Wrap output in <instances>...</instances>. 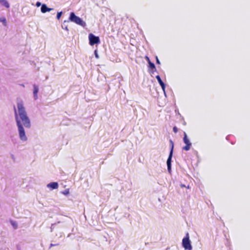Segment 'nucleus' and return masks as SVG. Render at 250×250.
Instances as JSON below:
<instances>
[{"label": "nucleus", "mask_w": 250, "mask_h": 250, "mask_svg": "<svg viewBox=\"0 0 250 250\" xmlns=\"http://www.w3.org/2000/svg\"><path fill=\"white\" fill-rule=\"evenodd\" d=\"M47 187L51 189H56L59 187V185L57 182H51L47 185Z\"/></svg>", "instance_id": "nucleus-8"}, {"label": "nucleus", "mask_w": 250, "mask_h": 250, "mask_svg": "<svg viewBox=\"0 0 250 250\" xmlns=\"http://www.w3.org/2000/svg\"><path fill=\"white\" fill-rule=\"evenodd\" d=\"M173 131L174 133H176L178 131V129L176 126H174L173 128Z\"/></svg>", "instance_id": "nucleus-20"}, {"label": "nucleus", "mask_w": 250, "mask_h": 250, "mask_svg": "<svg viewBox=\"0 0 250 250\" xmlns=\"http://www.w3.org/2000/svg\"><path fill=\"white\" fill-rule=\"evenodd\" d=\"M183 142L186 144V146L183 147V150L186 151L189 150L192 144L185 132L184 133Z\"/></svg>", "instance_id": "nucleus-6"}, {"label": "nucleus", "mask_w": 250, "mask_h": 250, "mask_svg": "<svg viewBox=\"0 0 250 250\" xmlns=\"http://www.w3.org/2000/svg\"><path fill=\"white\" fill-rule=\"evenodd\" d=\"M60 223V222L59 221L57 223L52 224L51 226L50 227V231H51V232H52V231H53V229L54 228V226L56 225L57 224Z\"/></svg>", "instance_id": "nucleus-18"}, {"label": "nucleus", "mask_w": 250, "mask_h": 250, "mask_svg": "<svg viewBox=\"0 0 250 250\" xmlns=\"http://www.w3.org/2000/svg\"><path fill=\"white\" fill-rule=\"evenodd\" d=\"M182 247L185 250H191L192 247L191 242L189 239V233L187 232L185 236L182 239Z\"/></svg>", "instance_id": "nucleus-4"}, {"label": "nucleus", "mask_w": 250, "mask_h": 250, "mask_svg": "<svg viewBox=\"0 0 250 250\" xmlns=\"http://www.w3.org/2000/svg\"><path fill=\"white\" fill-rule=\"evenodd\" d=\"M163 85H160V86H161V88H162V89H163V90L164 91V93L165 94V96L166 97L167 96H166V91H165L166 84L164 83H163Z\"/></svg>", "instance_id": "nucleus-19"}, {"label": "nucleus", "mask_w": 250, "mask_h": 250, "mask_svg": "<svg viewBox=\"0 0 250 250\" xmlns=\"http://www.w3.org/2000/svg\"><path fill=\"white\" fill-rule=\"evenodd\" d=\"M230 143H231V144H234L233 143H232L231 142Z\"/></svg>", "instance_id": "nucleus-35"}, {"label": "nucleus", "mask_w": 250, "mask_h": 250, "mask_svg": "<svg viewBox=\"0 0 250 250\" xmlns=\"http://www.w3.org/2000/svg\"><path fill=\"white\" fill-rule=\"evenodd\" d=\"M62 193L64 195H67L69 193V189H66L62 191Z\"/></svg>", "instance_id": "nucleus-16"}, {"label": "nucleus", "mask_w": 250, "mask_h": 250, "mask_svg": "<svg viewBox=\"0 0 250 250\" xmlns=\"http://www.w3.org/2000/svg\"><path fill=\"white\" fill-rule=\"evenodd\" d=\"M145 59H146V60L147 61L148 63H149L150 62H151L150 61V59H149V57H148V56H146L145 57Z\"/></svg>", "instance_id": "nucleus-24"}, {"label": "nucleus", "mask_w": 250, "mask_h": 250, "mask_svg": "<svg viewBox=\"0 0 250 250\" xmlns=\"http://www.w3.org/2000/svg\"><path fill=\"white\" fill-rule=\"evenodd\" d=\"M41 11L42 13H45L47 12L54 11V10L53 8L48 7L46 4L43 3L42 5V6L41 7Z\"/></svg>", "instance_id": "nucleus-7"}, {"label": "nucleus", "mask_w": 250, "mask_h": 250, "mask_svg": "<svg viewBox=\"0 0 250 250\" xmlns=\"http://www.w3.org/2000/svg\"><path fill=\"white\" fill-rule=\"evenodd\" d=\"M10 223L11 225L13 227L14 229H17L18 228V224L16 221L11 220L10 221Z\"/></svg>", "instance_id": "nucleus-14"}, {"label": "nucleus", "mask_w": 250, "mask_h": 250, "mask_svg": "<svg viewBox=\"0 0 250 250\" xmlns=\"http://www.w3.org/2000/svg\"><path fill=\"white\" fill-rule=\"evenodd\" d=\"M69 21H72L78 25H81L83 27H85L86 26V23L79 17L77 16L74 12H71L70 13Z\"/></svg>", "instance_id": "nucleus-2"}, {"label": "nucleus", "mask_w": 250, "mask_h": 250, "mask_svg": "<svg viewBox=\"0 0 250 250\" xmlns=\"http://www.w3.org/2000/svg\"><path fill=\"white\" fill-rule=\"evenodd\" d=\"M0 22H2L4 26H6V18L4 17L0 18Z\"/></svg>", "instance_id": "nucleus-15"}, {"label": "nucleus", "mask_w": 250, "mask_h": 250, "mask_svg": "<svg viewBox=\"0 0 250 250\" xmlns=\"http://www.w3.org/2000/svg\"><path fill=\"white\" fill-rule=\"evenodd\" d=\"M62 11H61V12H58L57 14V16H56V18L57 19V20H60L62 15Z\"/></svg>", "instance_id": "nucleus-17"}, {"label": "nucleus", "mask_w": 250, "mask_h": 250, "mask_svg": "<svg viewBox=\"0 0 250 250\" xmlns=\"http://www.w3.org/2000/svg\"><path fill=\"white\" fill-rule=\"evenodd\" d=\"M55 14V12L52 13V14H53V15H54Z\"/></svg>", "instance_id": "nucleus-32"}, {"label": "nucleus", "mask_w": 250, "mask_h": 250, "mask_svg": "<svg viewBox=\"0 0 250 250\" xmlns=\"http://www.w3.org/2000/svg\"><path fill=\"white\" fill-rule=\"evenodd\" d=\"M21 85L22 86H23V87H24V84H21Z\"/></svg>", "instance_id": "nucleus-31"}, {"label": "nucleus", "mask_w": 250, "mask_h": 250, "mask_svg": "<svg viewBox=\"0 0 250 250\" xmlns=\"http://www.w3.org/2000/svg\"><path fill=\"white\" fill-rule=\"evenodd\" d=\"M230 137H231V135H228V136L226 137V139H227V140H228V141H229V138H230Z\"/></svg>", "instance_id": "nucleus-27"}, {"label": "nucleus", "mask_w": 250, "mask_h": 250, "mask_svg": "<svg viewBox=\"0 0 250 250\" xmlns=\"http://www.w3.org/2000/svg\"><path fill=\"white\" fill-rule=\"evenodd\" d=\"M59 243H57V244H52V243H51L50 244V248L54 247V246H58V245H59Z\"/></svg>", "instance_id": "nucleus-25"}, {"label": "nucleus", "mask_w": 250, "mask_h": 250, "mask_svg": "<svg viewBox=\"0 0 250 250\" xmlns=\"http://www.w3.org/2000/svg\"><path fill=\"white\" fill-rule=\"evenodd\" d=\"M89 43L91 46L95 44H98L100 43V38L98 36L94 35L92 33H90L88 35Z\"/></svg>", "instance_id": "nucleus-5"}, {"label": "nucleus", "mask_w": 250, "mask_h": 250, "mask_svg": "<svg viewBox=\"0 0 250 250\" xmlns=\"http://www.w3.org/2000/svg\"><path fill=\"white\" fill-rule=\"evenodd\" d=\"M156 78L159 84L160 85H164L163 83H164L163 82V81L162 80V79L159 75H157L156 76Z\"/></svg>", "instance_id": "nucleus-13"}, {"label": "nucleus", "mask_w": 250, "mask_h": 250, "mask_svg": "<svg viewBox=\"0 0 250 250\" xmlns=\"http://www.w3.org/2000/svg\"><path fill=\"white\" fill-rule=\"evenodd\" d=\"M94 55H95V56L96 58L98 59L99 58V56L98 54V52H97V50H95L94 51Z\"/></svg>", "instance_id": "nucleus-21"}, {"label": "nucleus", "mask_w": 250, "mask_h": 250, "mask_svg": "<svg viewBox=\"0 0 250 250\" xmlns=\"http://www.w3.org/2000/svg\"><path fill=\"white\" fill-rule=\"evenodd\" d=\"M14 110L19 138L22 142H26L28 138L26 135L24 126L26 128H30L31 125L22 101H20L17 103V109L14 106Z\"/></svg>", "instance_id": "nucleus-1"}, {"label": "nucleus", "mask_w": 250, "mask_h": 250, "mask_svg": "<svg viewBox=\"0 0 250 250\" xmlns=\"http://www.w3.org/2000/svg\"><path fill=\"white\" fill-rule=\"evenodd\" d=\"M170 143V150L169 153V155L167 161V171L170 173L171 171V162H172V158L173 156V149H174V143L171 140H169Z\"/></svg>", "instance_id": "nucleus-3"}, {"label": "nucleus", "mask_w": 250, "mask_h": 250, "mask_svg": "<svg viewBox=\"0 0 250 250\" xmlns=\"http://www.w3.org/2000/svg\"><path fill=\"white\" fill-rule=\"evenodd\" d=\"M42 4L41 2H40V1H37V2H36V6L37 7H40V6H42Z\"/></svg>", "instance_id": "nucleus-22"}, {"label": "nucleus", "mask_w": 250, "mask_h": 250, "mask_svg": "<svg viewBox=\"0 0 250 250\" xmlns=\"http://www.w3.org/2000/svg\"><path fill=\"white\" fill-rule=\"evenodd\" d=\"M156 61L157 64H160V62L157 56L156 57Z\"/></svg>", "instance_id": "nucleus-23"}, {"label": "nucleus", "mask_w": 250, "mask_h": 250, "mask_svg": "<svg viewBox=\"0 0 250 250\" xmlns=\"http://www.w3.org/2000/svg\"><path fill=\"white\" fill-rule=\"evenodd\" d=\"M187 188H189V186L188 185L187 187H186Z\"/></svg>", "instance_id": "nucleus-30"}, {"label": "nucleus", "mask_w": 250, "mask_h": 250, "mask_svg": "<svg viewBox=\"0 0 250 250\" xmlns=\"http://www.w3.org/2000/svg\"><path fill=\"white\" fill-rule=\"evenodd\" d=\"M183 125H186V122L185 121H184Z\"/></svg>", "instance_id": "nucleus-29"}, {"label": "nucleus", "mask_w": 250, "mask_h": 250, "mask_svg": "<svg viewBox=\"0 0 250 250\" xmlns=\"http://www.w3.org/2000/svg\"><path fill=\"white\" fill-rule=\"evenodd\" d=\"M60 234H61L60 235V237H62V233H60Z\"/></svg>", "instance_id": "nucleus-33"}, {"label": "nucleus", "mask_w": 250, "mask_h": 250, "mask_svg": "<svg viewBox=\"0 0 250 250\" xmlns=\"http://www.w3.org/2000/svg\"><path fill=\"white\" fill-rule=\"evenodd\" d=\"M69 21L67 20V21H63V22L62 23V28L63 29H64L66 31H67V32L69 31V29L68 28V25L67 24V23L69 22Z\"/></svg>", "instance_id": "nucleus-12"}, {"label": "nucleus", "mask_w": 250, "mask_h": 250, "mask_svg": "<svg viewBox=\"0 0 250 250\" xmlns=\"http://www.w3.org/2000/svg\"><path fill=\"white\" fill-rule=\"evenodd\" d=\"M70 234H68V236H67V237H69V236H70Z\"/></svg>", "instance_id": "nucleus-34"}, {"label": "nucleus", "mask_w": 250, "mask_h": 250, "mask_svg": "<svg viewBox=\"0 0 250 250\" xmlns=\"http://www.w3.org/2000/svg\"><path fill=\"white\" fill-rule=\"evenodd\" d=\"M0 3L7 8H9L10 4L6 0H0Z\"/></svg>", "instance_id": "nucleus-11"}, {"label": "nucleus", "mask_w": 250, "mask_h": 250, "mask_svg": "<svg viewBox=\"0 0 250 250\" xmlns=\"http://www.w3.org/2000/svg\"><path fill=\"white\" fill-rule=\"evenodd\" d=\"M148 67L150 70V72L152 74H153L155 71H157L154 63L152 62L148 63Z\"/></svg>", "instance_id": "nucleus-10"}, {"label": "nucleus", "mask_w": 250, "mask_h": 250, "mask_svg": "<svg viewBox=\"0 0 250 250\" xmlns=\"http://www.w3.org/2000/svg\"><path fill=\"white\" fill-rule=\"evenodd\" d=\"M39 90V86L35 84H33V96L35 100H37L38 99Z\"/></svg>", "instance_id": "nucleus-9"}, {"label": "nucleus", "mask_w": 250, "mask_h": 250, "mask_svg": "<svg viewBox=\"0 0 250 250\" xmlns=\"http://www.w3.org/2000/svg\"><path fill=\"white\" fill-rule=\"evenodd\" d=\"M181 188L186 187V186L184 184H181L180 185Z\"/></svg>", "instance_id": "nucleus-28"}, {"label": "nucleus", "mask_w": 250, "mask_h": 250, "mask_svg": "<svg viewBox=\"0 0 250 250\" xmlns=\"http://www.w3.org/2000/svg\"><path fill=\"white\" fill-rule=\"evenodd\" d=\"M16 248L17 250H21V247L19 245H17Z\"/></svg>", "instance_id": "nucleus-26"}]
</instances>
